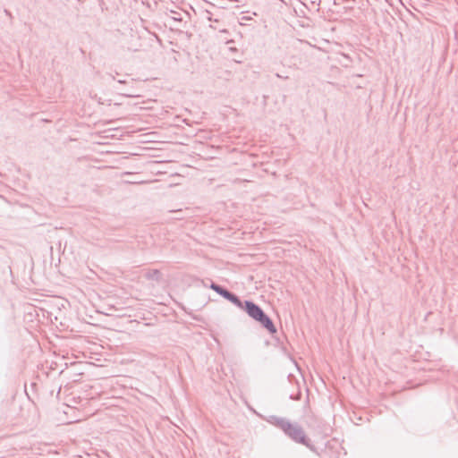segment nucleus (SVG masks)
I'll return each mask as SVG.
<instances>
[{"mask_svg":"<svg viewBox=\"0 0 458 458\" xmlns=\"http://www.w3.org/2000/svg\"><path fill=\"white\" fill-rule=\"evenodd\" d=\"M267 421L275 427L280 428L293 441L298 444H301L307 446L312 452L317 453L315 446L310 444V438L305 434L301 426H300L298 423H292L285 418H281L275 415L270 416Z\"/></svg>","mask_w":458,"mask_h":458,"instance_id":"1","label":"nucleus"},{"mask_svg":"<svg viewBox=\"0 0 458 458\" xmlns=\"http://www.w3.org/2000/svg\"><path fill=\"white\" fill-rule=\"evenodd\" d=\"M243 310L249 317L259 322L269 334L274 335L277 332L273 320L265 313L262 308L254 301L250 300L244 301Z\"/></svg>","mask_w":458,"mask_h":458,"instance_id":"2","label":"nucleus"},{"mask_svg":"<svg viewBox=\"0 0 458 458\" xmlns=\"http://www.w3.org/2000/svg\"><path fill=\"white\" fill-rule=\"evenodd\" d=\"M209 288L215 291L217 294L225 298V300L231 299L232 295L233 294V292L229 291L227 288H225L223 285H220L212 280H210V285Z\"/></svg>","mask_w":458,"mask_h":458,"instance_id":"3","label":"nucleus"},{"mask_svg":"<svg viewBox=\"0 0 458 458\" xmlns=\"http://www.w3.org/2000/svg\"><path fill=\"white\" fill-rule=\"evenodd\" d=\"M145 277L148 280H153L156 282H159L162 278V274L158 269H150L146 272Z\"/></svg>","mask_w":458,"mask_h":458,"instance_id":"4","label":"nucleus"},{"mask_svg":"<svg viewBox=\"0 0 458 458\" xmlns=\"http://www.w3.org/2000/svg\"><path fill=\"white\" fill-rule=\"evenodd\" d=\"M230 302L234 304L236 307L240 308L243 310L244 301H242L238 295H236L234 293L232 295L231 299L228 300Z\"/></svg>","mask_w":458,"mask_h":458,"instance_id":"5","label":"nucleus"},{"mask_svg":"<svg viewBox=\"0 0 458 458\" xmlns=\"http://www.w3.org/2000/svg\"><path fill=\"white\" fill-rule=\"evenodd\" d=\"M203 17L207 19L208 21L218 23L220 20L217 17H214V14L208 11L205 10L202 12Z\"/></svg>","mask_w":458,"mask_h":458,"instance_id":"6","label":"nucleus"},{"mask_svg":"<svg viewBox=\"0 0 458 458\" xmlns=\"http://www.w3.org/2000/svg\"><path fill=\"white\" fill-rule=\"evenodd\" d=\"M210 28H212L213 30H217L220 33H225V34H228L229 31L227 29H219L217 26H215V25H210Z\"/></svg>","mask_w":458,"mask_h":458,"instance_id":"7","label":"nucleus"},{"mask_svg":"<svg viewBox=\"0 0 458 458\" xmlns=\"http://www.w3.org/2000/svg\"><path fill=\"white\" fill-rule=\"evenodd\" d=\"M301 397V391H298V393L296 394H291L290 395V399L294 400V401L300 400Z\"/></svg>","mask_w":458,"mask_h":458,"instance_id":"8","label":"nucleus"},{"mask_svg":"<svg viewBox=\"0 0 458 458\" xmlns=\"http://www.w3.org/2000/svg\"><path fill=\"white\" fill-rule=\"evenodd\" d=\"M123 95L125 96V97H129V98L135 97V95L132 94V93H123Z\"/></svg>","mask_w":458,"mask_h":458,"instance_id":"9","label":"nucleus"},{"mask_svg":"<svg viewBox=\"0 0 458 458\" xmlns=\"http://www.w3.org/2000/svg\"><path fill=\"white\" fill-rule=\"evenodd\" d=\"M276 76L277 78H281V79H288V76H283V75H281V74H279V73H276Z\"/></svg>","mask_w":458,"mask_h":458,"instance_id":"10","label":"nucleus"},{"mask_svg":"<svg viewBox=\"0 0 458 458\" xmlns=\"http://www.w3.org/2000/svg\"><path fill=\"white\" fill-rule=\"evenodd\" d=\"M115 310V308H114V306H109V307L107 308V310H108V311H112V310Z\"/></svg>","mask_w":458,"mask_h":458,"instance_id":"11","label":"nucleus"},{"mask_svg":"<svg viewBox=\"0 0 458 458\" xmlns=\"http://www.w3.org/2000/svg\"><path fill=\"white\" fill-rule=\"evenodd\" d=\"M118 83H120V84H124V83H126V81H123V80H118Z\"/></svg>","mask_w":458,"mask_h":458,"instance_id":"12","label":"nucleus"},{"mask_svg":"<svg viewBox=\"0 0 458 458\" xmlns=\"http://www.w3.org/2000/svg\"><path fill=\"white\" fill-rule=\"evenodd\" d=\"M5 13L10 15V13L7 10H4Z\"/></svg>","mask_w":458,"mask_h":458,"instance_id":"13","label":"nucleus"},{"mask_svg":"<svg viewBox=\"0 0 458 458\" xmlns=\"http://www.w3.org/2000/svg\"><path fill=\"white\" fill-rule=\"evenodd\" d=\"M112 80H114V77L112 74H109Z\"/></svg>","mask_w":458,"mask_h":458,"instance_id":"14","label":"nucleus"}]
</instances>
